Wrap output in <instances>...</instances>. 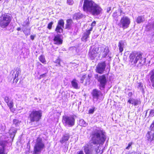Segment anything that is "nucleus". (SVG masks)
<instances>
[{"instance_id":"1","label":"nucleus","mask_w":154,"mask_h":154,"mask_svg":"<svg viewBox=\"0 0 154 154\" xmlns=\"http://www.w3.org/2000/svg\"><path fill=\"white\" fill-rule=\"evenodd\" d=\"M83 2V9L85 12L89 13L93 16H97L102 13V9L100 6L92 0H82L80 2L81 6Z\"/></svg>"},{"instance_id":"2","label":"nucleus","mask_w":154,"mask_h":154,"mask_svg":"<svg viewBox=\"0 0 154 154\" xmlns=\"http://www.w3.org/2000/svg\"><path fill=\"white\" fill-rule=\"evenodd\" d=\"M91 137L92 143L95 145L103 143L106 139L105 133L98 128L92 132Z\"/></svg>"},{"instance_id":"3","label":"nucleus","mask_w":154,"mask_h":154,"mask_svg":"<svg viewBox=\"0 0 154 154\" xmlns=\"http://www.w3.org/2000/svg\"><path fill=\"white\" fill-rule=\"evenodd\" d=\"M130 61L133 65H136V63L137 67H140L145 62V58H143L142 55L136 52H132L129 56Z\"/></svg>"},{"instance_id":"4","label":"nucleus","mask_w":154,"mask_h":154,"mask_svg":"<svg viewBox=\"0 0 154 154\" xmlns=\"http://www.w3.org/2000/svg\"><path fill=\"white\" fill-rule=\"evenodd\" d=\"M45 147V144L42 139L38 138L37 139L34 146L33 153L35 154H39Z\"/></svg>"},{"instance_id":"5","label":"nucleus","mask_w":154,"mask_h":154,"mask_svg":"<svg viewBox=\"0 0 154 154\" xmlns=\"http://www.w3.org/2000/svg\"><path fill=\"white\" fill-rule=\"evenodd\" d=\"M42 116V112L41 110H32L30 113L29 118L31 122H38L41 119Z\"/></svg>"},{"instance_id":"6","label":"nucleus","mask_w":154,"mask_h":154,"mask_svg":"<svg viewBox=\"0 0 154 154\" xmlns=\"http://www.w3.org/2000/svg\"><path fill=\"white\" fill-rule=\"evenodd\" d=\"M11 21V17L10 16L7 14L2 15L1 17V26L3 28L6 27L9 24Z\"/></svg>"},{"instance_id":"7","label":"nucleus","mask_w":154,"mask_h":154,"mask_svg":"<svg viewBox=\"0 0 154 154\" xmlns=\"http://www.w3.org/2000/svg\"><path fill=\"white\" fill-rule=\"evenodd\" d=\"M63 122L66 126L72 127L75 124V119L73 116H65L63 118Z\"/></svg>"},{"instance_id":"8","label":"nucleus","mask_w":154,"mask_h":154,"mask_svg":"<svg viewBox=\"0 0 154 154\" xmlns=\"http://www.w3.org/2000/svg\"><path fill=\"white\" fill-rule=\"evenodd\" d=\"M21 72L20 69L18 67L14 69L11 71L12 76V78L13 79V82L14 83H16L19 80L18 76L20 75Z\"/></svg>"},{"instance_id":"9","label":"nucleus","mask_w":154,"mask_h":154,"mask_svg":"<svg viewBox=\"0 0 154 154\" xmlns=\"http://www.w3.org/2000/svg\"><path fill=\"white\" fill-rule=\"evenodd\" d=\"M130 23V19L127 17H123L121 19L120 26L124 29L127 28Z\"/></svg>"},{"instance_id":"10","label":"nucleus","mask_w":154,"mask_h":154,"mask_svg":"<svg viewBox=\"0 0 154 154\" xmlns=\"http://www.w3.org/2000/svg\"><path fill=\"white\" fill-rule=\"evenodd\" d=\"M97 80L100 83V88L101 90H103L105 88L107 82V79L105 75H102L100 76L97 79Z\"/></svg>"},{"instance_id":"11","label":"nucleus","mask_w":154,"mask_h":154,"mask_svg":"<svg viewBox=\"0 0 154 154\" xmlns=\"http://www.w3.org/2000/svg\"><path fill=\"white\" fill-rule=\"evenodd\" d=\"M105 61L99 63L96 66V72L99 74H102L105 70L106 67Z\"/></svg>"},{"instance_id":"12","label":"nucleus","mask_w":154,"mask_h":154,"mask_svg":"<svg viewBox=\"0 0 154 154\" xmlns=\"http://www.w3.org/2000/svg\"><path fill=\"white\" fill-rule=\"evenodd\" d=\"M91 94L93 97V100L94 103L97 102L102 95L101 92L96 89L93 90Z\"/></svg>"},{"instance_id":"13","label":"nucleus","mask_w":154,"mask_h":154,"mask_svg":"<svg viewBox=\"0 0 154 154\" xmlns=\"http://www.w3.org/2000/svg\"><path fill=\"white\" fill-rule=\"evenodd\" d=\"M64 24L63 20L61 19L58 21L57 25L55 29V31L57 32L61 33L62 32L63 28L64 27Z\"/></svg>"},{"instance_id":"14","label":"nucleus","mask_w":154,"mask_h":154,"mask_svg":"<svg viewBox=\"0 0 154 154\" xmlns=\"http://www.w3.org/2000/svg\"><path fill=\"white\" fill-rule=\"evenodd\" d=\"M97 50L96 48H93L91 47L89 50V55L91 60H93L97 56Z\"/></svg>"},{"instance_id":"15","label":"nucleus","mask_w":154,"mask_h":154,"mask_svg":"<svg viewBox=\"0 0 154 154\" xmlns=\"http://www.w3.org/2000/svg\"><path fill=\"white\" fill-rule=\"evenodd\" d=\"M6 144V142L5 141H0V154H7V153L5 151Z\"/></svg>"},{"instance_id":"16","label":"nucleus","mask_w":154,"mask_h":154,"mask_svg":"<svg viewBox=\"0 0 154 154\" xmlns=\"http://www.w3.org/2000/svg\"><path fill=\"white\" fill-rule=\"evenodd\" d=\"M92 29L93 27H91L90 29L87 30L86 32L84 33L82 37V41L85 42L87 41V39L89 37V35L91 33V31L92 30Z\"/></svg>"},{"instance_id":"17","label":"nucleus","mask_w":154,"mask_h":154,"mask_svg":"<svg viewBox=\"0 0 154 154\" xmlns=\"http://www.w3.org/2000/svg\"><path fill=\"white\" fill-rule=\"evenodd\" d=\"M61 38V36L60 34L55 35L54 39V44L58 45L62 44L63 40Z\"/></svg>"},{"instance_id":"18","label":"nucleus","mask_w":154,"mask_h":154,"mask_svg":"<svg viewBox=\"0 0 154 154\" xmlns=\"http://www.w3.org/2000/svg\"><path fill=\"white\" fill-rule=\"evenodd\" d=\"M146 137L147 140L150 142L154 140V131L151 130L148 131L146 134Z\"/></svg>"},{"instance_id":"19","label":"nucleus","mask_w":154,"mask_h":154,"mask_svg":"<svg viewBox=\"0 0 154 154\" xmlns=\"http://www.w3.org/2000/svg\"><path fill=\"white\" fill-rule=\"evenodd\" d=\"M126 44L125 42L121 41L119 42L118 47L120 52H122L123 51V48L125 47Z\"/></svg>"},{"instance_id":"20","label":"nucleus","mask_w":154,"mask_h":154,"mask_svg":"<svg viewBox=\"0 0 154 154\" xmlns=\"http://www.w3.org/2000/svg\"><path fill=\"white\" fill-rule=\"evenodd\" d=\"M149 75H150L149 79L152 86L154 88V69L150 71Z\"/></svg>"},{"instance_id":"21","label":"nucleus","mask_w":154,"mask_h":154,"mask_svg":"<svg viewBox=\"0 0 154 154\" xmlns=\"http://www.w3.org/2000/svg\"><path fill=\"white\" fill-rule=\"evenodd\" d=\"M70 135L69 134H65L62 137L60 141V143L63 144L65 142L67 141Z\"/></svg>"},{"instance_id":"22","label":"nucleus","mask_w":154,"mask_h":154,"mask_svg":"<svg viewBox=\"0 0 154 154\" xmlns=\"http://www.w3.org/2000/svg\"><path fill=\"white\" fill-rule=\"evenodd\" d=\"M128 102L133 104L134 106H137L139 104V101L137 99L131 98L128 100Z\"/></svg>"},{"instance_id":"23","label":"nucleus","mask_w":154,"mask_h":154,"mask_svg":"<svg viewBox=\"0 0 154 154\" xmlns=\"http://www.w3.org/2000/svg\"><path fill=\"white\" fill-rule=\"evenodd\" d=\"M16 130L14 128H11L9 131V133L10 136V137L13 140L16 133Z\"/></svg>"},{"instance_id":"24","label":"nucleus","mask_w":154,"mask_h":154,"mask_svg":"<svg viewBox=\"0 0 154 154\" xmlns=\"http://www.w3.org/2000/svg\"><path fill=\"white\" fill-rule=\"evenodd\" d=\"M72 21L71 19H69L67 20L66 23V29H70L73 24Z\"/></svg>"},{"instance_id":"25","label":"nucleus","mask_w":154,"mask_h":154,"mask_svg":"<svg viewBox=\"0 0 154 154\" xmlns=\"http://www.w3.org/2000/svg\"><path fill=\"white\" fill-rule=\"evenodd\" d=\"M89 146L86 144L84 147V150L86 154H92L91 151L89 149Z\"/></svg>"},{"instance_id":"26","label":"nucleus","mask_w":154,"mask_h":154,"mask_svg":"<svg viewBox=\"0 0 154 154\" xmlns=\"http://www.w3.org/2000/svg\"><path fill=\"white\" fill-rule=\"evenodd\" d=\"M109 52V50L108 47H105V48H104V50L102 54V57H106L108 55Z\"/></svg>"},{"instance_id":"27","label":"nucleus","mask_w":154,"mask_h":154,"mask_svg":"<svg viewBox=\"0 0 154 154\" xmlns=\"http://www.w3.org/2000/svg\"><path fill=\"white\" fill-rule=\"evenodd\" d=\"M71 84L73 87L75 89L79 88L77 81L75 79L73 80L71 82Z\"/></svg>"},{"instance_id":"28","label":"nucleus","mask_w":154,"mask_h":154,"mask_svg":"<svg viewBox=\"0 0 154 154\" xmlns=\"http://www.w3.org/2000/svg\"><path fill=\"white\" fill-rule=\"evenodd\" d=\"M144 20V18L143 16H139L137 18V22L140 23Z\"/></svg>"},{"instance_id":"29","label":"nucleus","mask_w":154,"mask_h":154,"mask_svg":"<svg viewBox=\"0 0 154 154\" xmlns=\"http://www.w3.org/2000/svg\"><path fill=\"white\" fill-rule=\"evenodd\" d=\"M38 59L39 61L43 63H45L46 62L45 57L43 55H42L39 56Z\"/></svg>"},{"instance_id":"30","label":"nucleus","mask_w":154,"mask_h":154,"mask_svg":"<svg viewBox=\"0 0 154 154\" xmlns=\"http://www.w3.org/2000/svg\"><path fill=\"white\" fill-rule=\"evenodd\" d=\"M146 27L148 30L153 29L154 28V22L153 24L149 23L146 25Z\"/></svg>"},{"instance_id":"31","label":"nucleus","mask_w":154,"mask_h":154,"mask_svg":"<svg viewBox=\"0 0 154 154\" xmlns=\"http://www.w3.org/2000/svg\"><path fill=\"white\" fill-rule=\"evenodd\" d=\"M4 100L7 104L9 103L10 102L13 101L11 98H10L8 97L5 96L4 98Z\"/></svg>"},{"instance_id":"32","label":"nucleus","mask_w":154,"mask_h":154,"mask_svg":"<svg viewBox=\"0 0 154 154\" xmlns=\"http://www.w3.org/2000/svg\"><path fill=\"white\" fill-rule=\"evenodd\" d=\"M79 124L81 126L84 127H86L87 125V123L83 119H81L79 120Z\"/></svg>"},{"instance_id":"33","label":"nucleus","mask_w":154,"mask_h":154,"mask_svg":"<svg viewBox=\"0 0 154 154\" xmlns=\"http://www.w3.org/2000/svg\"><path fill=\"white\" fill-rule=\"evenodd\" d=\"M83 15L82 14L80 13H76L75 14L74 16V18H75L76 19H79L82 17Z\"/></svg>"},{"instance_id":"34","label":"nucleus","mask_w":154,"mask_h":154,"mask_svg":"<svg viewBox=\"0 0 154 154\" xmlns=\"http://www.w3.org/2000/svg\"><path fill=\"white\" fill-rule=\"evenodd\" d=\"M23 32L26 35H28L30 34V29H26L24 30Z\"/></svg>"},{"instance_id":"35","label":"nucleus","mask_w":154,"mask_h":154,"mask_svg":"<svg viewBox=\"0 0 154 154\" xmlns=\"http://www.w3.org/2000/svg\"><path fill=\"white\" fill-rule=\"evenodd\" d=\"M13 124L16 125V126H18L19 125L20 122L17 120L14 119L13 120Z\"/></svg>"},{"instance_id":"36","label":"nucleus","mask_w":154,"mask_h":154,"mask_svg":"<svg viewBox=\"0 0 154 154\" xmlns=\"http://www.w3.org/2000/svg\"><path fill=\"white\" fill-rule=\"evenodd\" d=\"M8 106L9 107V109H11V108H12L14 106V103L13 101L10 102L9 103H8L7 104Z\"/></svg>"},{"instance_id":"37","label":"nucleus","mask_w":154,"mask_h":154,"mask_svg":"<svg viewBox=\"0 0 154 154\" xmlns=\"http://www.w3.org/2000/svg\"><path fill=\"white\" fill-rule=\"evenodd\" d=\"M95 110V107H93L92 108L89 109L88 111V113L89 114H93Z\"/></svg>"},{"instance_id":"38","label":"nucleus","mask_w":154,"mask_h":154,"mask_svg":"<svg viewBox=\"0 0 154 154\" xmlns=\"http://www.w3.org/2000/svg\"><path fill=\"white\" fill-rule=\"evenodd\" d=\"M149 116L151 117H153L154 116V110H151L149 112Z\"/></svg>"},{"instance_id":"39","label":"nucleus","mask_w":154,"mask_h":154,"mask_svg":"<svg viewBox=\"0 0 154 154\" xmlns=\"http://www.w3.org/2000/svg\"><path fill=\"white\" fill-rule=\"evenodd\" d=\"M53 22H51L48 25V28L49 29H51L52 25L53 24Z\"/></svg>"},{"instance_id":"40","label":"nucleus","mask_w":154,"mask_h":154,"mask_svg":"<svg viewBox=\"0 0 154 154\" xmlns=\"http://www.w3.org/2000/svg\"><path fill=\"white\" fill-rule=\"evenodd\" d=\"M67 3L68 4L71 5L73 4V1L72 0H67Z\"/></svg>"},{"instance_id":"41","label":"nucleus","mask_w":154,"mask_h":154,"mask_svg":"<svg viewBox=\"0 0 154 154\" xmlns=\"http://www.w3.org/2000/svg\"><path fill=\"white\" fill-rule=\"evenodd\" d=\"M86 76V75H83L82 78H81V82L82 83H83V81H84V80L85 79V77Z\"/></svg>"},{"instance_id":"42","label":"nucleus","mask_w":154,"mask_h":154,"mask_svg":"<svg viewBox=\"0 0 154 154\" xmlns=\"http://www.w3.org/2000/svg\"><path fill=\"white\" fill-rule=\"evenodd\" d=\"M55 62L56 63H57L60 66H61V65L60 64V60L59 59H58L56 60Z\"/></svg>"},{"instance_id":"43","label":"nucleus","mask_w":154,"mask_h":154,"mask_svg":"<svg viewBox=\"0 0 154 154\" xmlns=\"http://www.w3.org/2000/svg\"><path fill=\"white\" fill-rule=\"evenodd\" d=\"M132 144V142L129 143L128 144V146L126 148V149H129L131 147Z\"/></svg>"},{"instance_id":"44","label":"nucleus","mask_w":154,"mask_h":154,"mask_svg":"<svg viewBox=\"0 0 154 154\" xmlns=\"http://www.w3.org/2000/svg\"><path fill=\"white\" fill-rule=\"evenodd\" d=\"M150 129L151 130L154 131V122L151 124Z\"/></svg>"},{"instance_id":"45","label":"nucleus","mask_w":154,"mask_h":154,"mask_svg":"<svg viewBox=\"0 0 154 154\" xmlns=\"http://www.w3.org/2000/svg\"><path fill=\"white\" fill-rule=\"evenodd\" d=\"M29 24L28 22L27 21H26L24 22L23 23V26H25L27 25H28Z\"/></svg>"},{"instance_id":"46","label":"nucleus","mask_w":154,"mask_h":154,"mask_svg":"<svg viewBox=\"0 0 154 154\" xmlns=\"http://www.w3.org/2000/svg\"><path fill=\"white\" fill-rule=\"evenodd\" d=\"M138 88H140V90H142V87L143 86L141 83H139L137 86Z\"/></svg>"},{"instance_id":"47","label":"nucleus","mask_w":154,"mask_h":154,"mask_svg":"<svg viewBox=\"0 0 154 154\" xmlns=\"http://www.w3.org/2000/svg\"><path fill=\"white\" fill-rule=\"evenodd\" d=\"M45 76V74H43L40 75V77L38 78L39 79H40L42 78H43Z\"/></svg>"},{"instance_id":"48","label":"nucleus","mask_w":154,"mask_h":154,"mask_svg":"<svg viewBox=\"0 0 154 154\" xmlns=\"http://www.w3.org/2000/svg\"><path fill=\"white\" fill-rule=\"evenodd\" d=\"M77 154H84L83 151H80L77 152Z\"/></svg>"},{"instance_id":"49","label":"nucleus","mask_w":154,"mask_h":154,"mask_svg":"<svg viewBox=\"0 0 154 154\" xmlns=\"http://www.w3.org/2000/svg\"><path fill=\"white\" fill-rule=\"evenodd\" d=\"M99 77L98 76V74H96L95 75V78L96 79H98L99 78Z\"/></svg>"},{"instance_id":"50","label":"nucleus","mask_w":154,"mask_h":154,"mask_svg":"<svg viewBox=\"0 0 154 154\" xmlns=\"http://www.w3.org/2000/svg\"><path fill=\"white\" fill-rule=\"evenodd\" d=\"M111 8L109 7V8H108L107 9V12L108 13H109V11H110L111 10Z\"/></svg>"},{"instance_id":"51","label":"nucleus","mask_w":154,"mask_h":154,"mask_svg":"<svg viewBox=\"0 0 154 154\" xmlns=\"http://www.w3.org/2000/svg\"><path fill=\"white\" fill-rule=\"evenodd\" d=\"M96 23V22L94 21L92 23V26H94L95 25V24Z\"/></svg>"},{"instance_id":"52","label":"nucleus","mask_w":154,"mask_h":154,"mask_svg":"<svg viewBox=\"0 0 154 154\" xmlns=\"http://www.w3.org/2000/svg\"><path fill=\"white\" fill-rule=\"evenodd\" d=\"M34 37L33 35H31L30 36V38L32 40H33L34 39Z\"/></svg>"},{"instance_id":"53","label":"nucleus","mask_w":154,"mask_h":154,"mask_svg":"<svg viewBox=\"0 0 154 154\" xmlns=\"http://www.w3.org/2000/svg\"><path fill=\"white\" fill-rule=\"evenodd\" d=\"M17 30L18 31H19L21 30V29L20 27H18L17 29Z\"/></svg>"},{"instance_id":"54","label":"nucleus","mask_w":154,"mask_h":154,"mask_svg":"<svg viewBox=\"0 0 154 154\" xmlns=\"http://www.w3.org/2000/svg\"><path fill=\"white\" fill-rule=\"evenodd\" d=\"M95 151H96V152H98V149H97V148H96L95 149Z\"/></svg>"},{"instance_id":"55","label":"nucleus","mask_w":154,"mask_h":154,"mask_svg":"<svg viewBox=\"0 0 154 154\" xmlns=\"http://www.w3.org/2000/svg\"><path fill=\"white\" fill-rule=\"evenodd\" d=\"M97 148H98V146H97Z\"/></svg>"},{"instance_id":"56","label":"nucleus","mask_w":154,"mask_h":154,"mask_svg":"<svg viewBox=\"0 0 154 154\" xmlns=\"http://www.w3.org/2000/svg\"><path fill=\"white\" fill-rule=\"evenodd\" d=\"M79 103H80L79 104H81V102H80Z\"/></svg>"},{"instance_id":"57","label":"nucleus","mask_w":154,"mask_h":154,"mask_svg":"<svg viewBox=\"0 0 154 154\" xmlns=\"http://www.w3.org/2000/svg\"><path fill=\"white\" fill-rule=\"evenodd\" d=\"M79 103H80L79 104H81V102H80Z\"/></svg>"}]
</instances>
